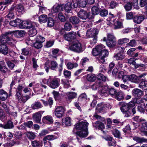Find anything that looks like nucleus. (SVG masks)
Listing matches in <instances>:
<instances>
[{
  "mask_svg": "<svg viewBox=\"0 0 147 147\" xmlns=\"http://www.w3.org/2000/svg\"><path fill=\"white\" fill-rule=\"evenodd\" d=\"M89 124L86 120H84L77 123L75 127V128L78 130H80L77 131V135L81 138L86 137L88 135V126Z\"/></svg>",
  "mask_w": 147,
  "mask_h": 147,
  "instance_id": "f257e3e1",
  "label": "nucleus"
},
{
  "mask_svg": "<svg viewBox=\"0 0 147 147\" xmlns=\"http://www.w3.org/2000/svg\"><path fill=\"white\" fill-rule=\"evenodd\" d=\"M120 109L125 117H129L133 115L136 113L135 108H133L131 109L128 107L127 105L123 106L120 108Z\"/></svg>",
  "mask_w": 147,
  "mask_h": 147,
  "instance_id": "f03ea898",
  "label": "nucleus"
},
{
  "mask_svg": "<svg viewBox=\"0 0 147 147\" xmlns=\"http://www.w3.org/2000/svg\"><path fill=\"white\" fill-rule=\"evenodd\" d=\"M107 23L110 25L113 24L115 29H120L123 28L122 21L120 19H107Z\"/></svg>",
  "mask_w": 147,
  "mask_h": 147,
  "instance_id": "7ed1b4c3",
  "label": "nucleus"
},
{
  "mask_svg": "<svg viewBox=\"0 0 147 147\" xmlns=\"http://www.w3.org/2000/svg\"><path fill=\"white\" fill-rule=\"evenodd\" d=\"M70 50L74 52L80 53L82 51L81 44L78 41H75L69 48Z\"/></svg>",
  "mask_w": 147,
  "mask_h": 147,
  "instance_id": "20e7f679",
  "label": "nucleus"
},
{
  "mask_svg": "<svg viewBox=\"0 0 147 147\" xmlns=\"http://www.w3.org/2000/svg\"><path fill=\"white\" fill-rule=\"evenodd\" d=\"M21 22L19 23V27L21 29L26 28L29 29L32 26H38V24L34 22H32L27 20L22 21L20 20Z\"/></svg>",
  "mask_w": 147,
  "mask_h": 147,
  "instance_id": "39448f33",
  "label": "nucleus"
},
{
  "mask_svg": "<svg viewBox=\"0 0 147 147\" xmlns=\"http://www.w3.org/2000/svg\"><path fill=\"white\" fill-rule=\"evenodd\" d=\"M107 37V40L106 38H104L103 39L104 41H106L107 45L109 47H114L116 45V40L114 36L111 34H108Z\"/></svg>",
  "mask_w": 147,
  "mask_h": 147,
  "instance_id": "423d86ee",
  "label": "nucleus"
},
{
  "mask_svg": "<svg viewBox=\"0 0 147 147\" xmlns=\"http://www.w3.org/2000/svg\"><path fill=\"white\" fill-rule=\"evenodd\" d=\"M49 86L51 88L55 89L59 86L60 84V80L59 78H56L50 77Z\"/></svg>",
  "mask_w": 147,
  "mask_h": 147,
  "instance_id": "0eeeda50",
  "label": "nucleus"
},
{
  "mask_svg": "<svg viewBox=\"0 0 147 147\" xmlns=\"http://www.w3.org/2000/svg\"><path fill=\"white\" fill-rule=\"evenodd\" d=\"M146 75V73H144L137 76L135 74H131L129 76V81L136 83H138L139 82L141 79L144 78Z\"/></svg>",
  "mask_w": 147,
  "mask_h": 147,
  "instance_id": "6e6552de",
  "label": "nucleus"
},
{
  "mask_svg": "<svg viewBox=\"0 0 147 147\" xmlns=\"http://www.w3.org/2000/svg\"><path fill=\"white\" fill-rule=\"evenodd\" d=\"M110 107L111 109V107L109 104L102 103L97 105L96 110L100 113H104L106 112Z\"/></svg>",
  "mask_w": 147,
  "mask_h": 147,
  "instance_id": "1a4fd4ad",
  "label": "nucleus"
},
{
  "mask_svg": "<svg viewBox=\"0 0 147 147\" xmlns=\"http://www.w3.org/2000/svg\"><path fill=\"white\" fill-rule=\"evenodd\" d=\"M64 109L61 106H57L55 109L54 114L57 118L61 117L64 114Z\"/></svg>",
  "mask_w": 147,
  "mask_h": 147,
  "instance_id": "9d476101",
  "label": "nucleus"
},
{
  "mask_svg": "<svg viewBox=\"0 0 147 147\" xmlns=\"http://www.w3.org/2000/svg\"><path fill=\"white\" fill-rule=\"evenodd\" d=\"M63 37L66 40L69 41H72L77 37V34L75 32H69L65 34Z\"/></svg>",
  "mask_w": 147,
  "mask_h": 147,
  "instance_id": "9b49d317",
  "label": "nucleus"
},
{
  "mask_svg": "<svg viewBox=\"0 0 147 147\" xmlns=\"http://www.w3.org/2000/svg\"><path fill=\"white\" fill-rule=\"evenodd\" d=\"M4 62L3 61H0V71L3 73L4 76H6L7 75H9L10 74V71L4 66Z\"/></svg>",
  "mask_w": 147,
  "mask_h": 147,
  "instance_id": "f8f14e48",
  "label": "nucleus"
},
{
  "mask_svg": "<svg viewBox=\"0 0 147 147\" xmlns=\"http://www.w3.org/2000/svg\"><path fill=\"white\" fill-rule=\"evenodd\" d=\"M44 112V111H40L33 114V119L35 122L38 123L40 122L42 115Z\"/></svg>",
  "mask_w": 147,
  "mask_h": 147,
  "instance_id": "ddd939ff",
  "label": "nucleus"
},
{
  "mask_svg": "<svg viewBox=\"0 0 147 147\" xmlns=\"http://www.w3.org/2000/svg\"><path fill=\"white\" fill-rule=\"evenodd\" d=\"M16 96V99L20 102H25L29 98L28 96H23L20 92H17Z\"/></svg>",
  "mask_w": 147,
  "mask_h": 147,
  "instance_id": "4468645a",
  "label": "nucleus"
},
{
  "mask_svg": "<svg viewBox=\"0 0 147 147\" xmlns=\"http://www.w3.org/2000/svg\"><path fill=\"white\" fill-rule=\"evenodd\" d=\"M100 90L98 92V93L101 96H106L108 89V87L107 86H101Z\"/></svg>",
  "mask_w": 147,
  "mask_h": 147,
  "instance_id": "2eb2a0df",
  "label": "nucleus"
},
{
  "mask_svg": "<svg viewBox=\"0 0 147 147\" xmlns=\"http://www.w3.org/2000/svg\"><path fill=\"white\" fill-rule=\"evenodd\" d=\"M100 9L96 7H93L92 8V13H90V16L89 18H93L95 17V16L97 15L100 12Z\"/></svg>",
  "mask_w": 147,
  "mask_h": 147,
  "instance_id": "dca6fc26",
  "label": "nucleus"
},
{
  "mask_svg": "<svg viewBox=\"0 0 147 147\" xmlns=\"http://www.w3.org/2000/svg\"><path fill=\"white\" fill-rule=\"evenodd\" d=\"M78 15L79 18H89L90 15V13L82 10L80 11L78 13Z\"/></svg>",
  "mask_w": 147,
  "mask_h": 147,
  "instance_id": "f3484780",
  "label": "nucleus"
},
{
  "mask_svg": "<svg viewBox=\"0 0 147 147\" xmlns=\"http://www.w3.org/2000/svg\"><path fill=\"white\" fill-rule=\"evenodd\" d=\"M131 93L133 96L136 97H139L142 95V91L138 88L134 89Z\"/></svg>",
  "mask_w": 147,
  "mask_h": 147,
  "instance_id": "a211bd4d",
  "label": "nucleus"
},
{
  "mask_svg": "<svg viewBox=\"0 0 147 147\" xmlns=\"http://www.w3.org/2000/svg\"><path fill=\"white\" fill-rule=\"evenodd\" d=\"M15 9L17 12L20 14L24 13L26 10L24 9V6L21 4H18L15 6Z\"/></svg>",
  "mask_w": 147,
  "mask_h": 147,
  "instance_id": "6ab92c4d",
  "label": "nucleus"
},
{
  "mask_svg": "<svg viewBox=\"0 0 147 147\" xmlns=\"http://www.w3.org/2000/svg\"><path fill=\"white\" fill-rule=\"evenodd\" d=\"M77 95V93L74 92H68L65 94L66 98L69 100L73 99L76 97Z\"/></svg>",
  "mask_w": 147,
  "mask_h": 147,
  "instance_id": "aec40b11",
  "label": "nucleus"
},
{
  "mask_svg": "<svg viewBox=\"0 0 147 147\" xmlns=\"http://www.w3.org/2000/svg\"><path fill=\"white\" fill-rule=\"evenodd\" d=\"M13 35L17 38H20L25 35L26 32L24 30H16L13 32Z\"/></svg>",
  "mask_w": 147,
  "mask_h": 147,
  "instance_id": "412c9836",
  "label": "nucleus"
},
{
  "mask_svg": "<svg viewBox=\"0 0 147 147\" xmlns=\"http://www.w3.org/2000/svg\"><path fill=\"white\" fill-rule=\"evenodd\" d=\"M65 63L68 69H71L74 67H76L78 66V64L76 63H72L68 62L67 60H65Z\"/></svg>",
  "mask_w": 147,
  "mask_h": 147,
  "instance_id": "4be33fe9",
  "label": "nucleus"
},
{
  "mask_svg": "<svg viewBox=\"0 0 147 147\" xmlns=\"http://www.w3.org/2000/svg\"><path fill=\"white\" fill-rule=\"evenodd\" d=\"M42 121L44 123L50 124L53 122V117L50 115L44 116L42 118Z\"/></svg>",
  "mask_w": 147,
  "mask_h": 147,
  "instance_id": "5701e85b",
  "label": "nucleus"
},
{
  "mask_svg": "<svg viewBox=\"0 0 147 147\" xmlns=\"http://www.w3.org/2000/svg\"><path fill=\"white\" fill-rule=\"evenodd\" d=\"M8 48L6 45L4 44L0 45V52L6 55L8 53Z\"/></svg>",
  "mask_w": 147,
  "mask_h": 147,
  "instance_id": "b1692460",
  "label": "nucleus"
},
{
  "mask_svg": "<svg viewBox=\"0 0 147 147\" xmlns=\"http://www.w3.org/2000/svg\"><path fill=\"white\" fill-rule=\"evenodd\" d=\"M61 5L62 7V11L65 10L66 12H69L72 9L70 5V2H68L65 5L62 4Z\"/></svg>",
  "mask_w": 147,
  "mask_h": 147,
  "instance_id": "393cba45",
  "label": "nucleus"
},
{
  "mask_svg": "<svg viewBox=\"0 0 147 147\" xmlns=\"http://www.w3.org/2000/svg\"><path fill=\"white\" fill-rule=\"evenodd\" d=\"M43 107L41 103L39 102H36L31 105V107L33 109H36L41 108Z\"/></svg>",
  "mask_w": 147,
  "mask_h": 147,
  "instance_id": "a878e982",
  "label": "nucleus"
},
{
  "mask_svg": "<svg viewBox=\"0 0 147 147\" xmlns=\"http://www.w3.org/2000/svg\"><path fill=\"white\" fill-rule=\"evenodd\" d=\"M8 97V94L3 90H0V99L2 101L6 100Z\"/></svg>",
  "mask_w": 147,
  "mask_h": 147,
  "instance_id": "bb28decb",
  "label": "nucleus"
},
{
  "mask_svg": "<svg viewBox=\"0 0 147 147\" xmlns=\"http://www.w3.org/2000/svg\"><path fill=\"white\" fill-rule=\"evenodd\" d=\"M133 139L138 143H142L144 142H147V139L144 138H140L135 136L133 138Z\"/></svg>",
  "mask_w": 147,
  "mask_h": 147,
  "instance_id": "cd10ccee",
  "label": "nucleus"
},
{
  "mask_svg": "<svg viewBox=\"0 0 147 147\" xmlns=\"http://www.w3.org/2000/svg\"><path fill=\"white\" fill-rule=\"evenodd\" d=\"M144 78H142L143 81L139 84V87L143 90H147V81L144 80Z\"/></svg>",
  "mask_w": 147,
  "mask_h": 147,
  "instance_id": "c85d7f7f",
  "label": "nucleus"
},
{
  "mask_svg": "<svg viewBox=\"0 0 147 147\" xmlns=\"http://www.w3.org/2000/svg\"><path fill=\"white\" fill-rule=\"evenodd\" d=\"M38 26H38H32L30 28H32L30 29L29 32V34L30 37H32L35 36L37 33V30L36 29L35 27H37Z\"/></svg>",
  "mask_w": 147,
  "mask_h": 147,
  "instance_id": "c756f323",
  "label": "nucleus"
},
{
  "mask_svg": "<svg viewBox=\"0 0 147 147\" xmlns=\"http://www.w3.org/2000/svg\"><path fill=\"white\" fill-rule=\"evenodd\" d=\"M101 85V81L98 80L96 81L94 84L91 86V87L92 90H96L98 88L100 89Z\"/></svg>",
  "mask_w": 147,
  "mask_h": 147,
  "instance_id": "7c9ffc66",
  "label": "nucleus"
},
{
  "mask_svg": "<svg viewBox=\"0 0 147 147\" xmlns=\"http://www.w3.org/2000/svg\"><path fill=\"white\" fill-rule=\"evenodd\" d=\"M20 22V19H16L13 21H10L9 24L13 26L19 27V23Z\"/></svg>",
  "mask_w": 147,
  "mask_h": 147,
  "instance_id": "2f4dec72",
  "label": "nucleus"
},
{
  "mask_svg": "<svg viewBox=\"0 0 147 147\" xmlns=\"http://www.w3.org/2000/svg\"><path fill=\"white\" fill-rule=\"evenodd\" d=\"M38 17L39 18H52L53 17V15L52 13H50L48 15V17L47 15L45 14L42 15L40 16L39 17H38V15H36L34 16L33 17L34 18H37Z\"/></svg>",
  "mask_w": 147,
  "mask_h": 147,
  "instance_id": "473e14b6",
  "label": "nucleus"
},
{
  "mask_svg": "<svg viewBox=\"0 0 147 147\" xmlns=\"http://www.w3.org/2000/svg\"><path fill=\"white\" fill-rule=\"evenodd\" d=\"M125 57V55L121 53H117L115 54L113 57L117 60H121L123 59Z\"/></svg>",
  "mask_w": 147,
  "mask_h": 147,
  "instance_id": "72a5a7b5",
  "label": "nucleus"
},
{
  "mask_svg": "<svg viewBox=\"0 0 147 147\" xmlns=\"http://www.w3.org/2000/svg\"><path fill=\"white\" fill-rule=\"evenodd\" d=\"M51 76L49 77V78L48 79H44L42 80V82L41 83L40 85L42 87L46 89V88L47 86L44 84H47L49 86L50 81L49 80H50V77Z\"/></svg>",
  "mask_w": 147,
  "mask_h": 147,
  "instance_id": "f704fd0d",
  "label": "nucleus"
},
{
  "mask_svg": "<svg viewBox=\"0 0 147 147\" xmlns=\"http://www.w3.org/2000/svg\"><path fill=\"white\" fill-rule=\"evenodd\" d=\"M8 36L6 35H3L0 36V43L1 44H4L5 43H7Z\"/></svg>",
  "mask_w": 147,
  "mask_h": 147,
  "instance_id": "c9c22d12",
  "label": "nucleus"
},
{
  "mask_svg": "<svg viewBox=\"0 0 147 147\" xmlns=\"http://www.w3.org/2000/svg\"><path fill=\"white\" fill-rule=\"evenodd\" d=\"M145 106L144 104H142L138 107V111L141 113H145L147 114V110L145 112Z\"/></svg>",
  "mask_w": 147,
  "mask_h": 147,
  "instance_id": "e433bc0d",
  "label": "nucleus"
},
{
  "mask_svg": "<svg viewBox=\"0 0 147 147\" xmlns=\"http://www.w3.org/2000/svg\"><path fill=\"white\" fill-rule=\"evenodd\" d=\"M7 119V117L5 113L2 109H0V120L2 122L5 121Z\"/></svg>",
  "mask_w": 147,
  "mask_h": 147,
  "instance_id": "4c0bfd02",
  "label": "nucleus"
},
{
  "mask_svg": "<svg viewBox=\"0 0 147 147\" xmlns=\"http://www.w3.org/2000/svg\"><path fill=\"white\" fill-rule=\"evenodd\" d=\"M61 84L63 86L64 88H68L70 87L69 81L66 79H62L61 80Z\"/></svg>",
  "mask_w": 147,
  "mask_h": 147,
  "instance_id": "58836bf2",
  "label": "nucleus"
},
{
  "mask_svg": "<svg viewBox=\"0 0 147 147\" xmlns=\"http://www.w3.org/2000/svg\"><path fill=\"white\" fill-rule=\"evenodd\" d=\"M96 125L94 126L96 129H100L102 130V129L105 128V125L102 122L97 121L96 123Z\"/></svg>",
  "mask_w": 147,
  "mask_h": 147,
  "instance_id": "ea45409f",
  "label": "nucleus"
},
{
  "mask_svg": "<svg viewBox=\"0 0 147 147\" xmlns=\"http://www.w3.org/2000/svg\"><path fill=\"white\" fill-rule=\"evenodd\" d=\"M134 67L138 70L143 71L146 68V66L142 64H136Z\"/></svg>",
  "mask_w": 147,
  "mask_h": 147,
  "instance_id": "a19ab883",
  "label": "nucleus"
},
{
  "mask_svg": "<svg viewBox=\"0 0 147 147\" xmlns=\"http://www.w3.org/2000/svg\"><path fill=\"white\" fill-rule=\"evenodd\" d=\"M87 100V96L85 93L81 94L78 98V100L80 102H85Z\"/></svg>",
  "mask_w": 147,
  "mask_h": 147,
  "instance_id": "79ce46f5",
  "label": "nucleus"
},
{
  "mask_svg": "<svg viewBox=\"0 0 147 147\" xmlns=\"http://www.w3.org/2000/svg\"><path fill=\"white\" fill-rule=\"evenodd\" d=\"M96 77L95 74H90L87 75V79L89 81L93 82L96 79Z\"/></svg>",
  "mask_w": 147,
  "mask_h": 147,
  "instance_id": "37998d69",
  "label": "nucleus"
},
{
  "mask_svg": "<svg viewBox=\"0 0 147 147\" xmlns=\"http://www.w3.org/2000/svg\"><path fill=\"white\" fill-rule=\"evenodd\" d=\"M62 7L61 5H58L57 6H54L52 8V12L53 13H55L59 11H62Z\"/></svg>",
  "mask_w": 147,
  "mask_h": 147,
  "instance_id": "c03bdc74",
  "label": "nucleus"
},
{
  "mask_svg": "<svg viewBox=\"0 0 147 147\" xmlns=\"http://www.w3.org/2000/svg\"><path fill=\"white\" fill-rule=\"evenodd\" d=\"M5 125V129H11L14 127L12 122L10 120L8 121Z\"/></svg>",
  "mask_w": 147,
  "mask_h": 147,
  "instance_id": "a18cd8bd",
  "label": "nucleus"
},
{
  "mask_svg": "<svg viewBox=\"0 0 147 147\" xmlns=\"http://www.w3.org/2000/svg\"><path fill=\"white\" fill-rule=\"evenodd\" d=\"M107 140L108 141V144L109 146H113L115 145L116 142L114 140H113L112 137L108 138Z\"/></svg>",
  "mask_w": 147,
  "mask_h": 147,
  "instance_id": "49530a36",
  "label": "nucleus"
},
{
  "mask_svg": "<svg viewBox=\"0 0 147 147\" xmlns=\"http://www.w3.org/2000/svg\"><path fill=\"white\" fill-rule=\"evenodd\" d=\"M31 45L35 48L38 49L41 48L42 47V43L38 41H36V42L33 44H32Z\"/></svg>",
  "mask_w": 147,
  "mask_h": 147,
  "instance_id": "de8ad7c7",
  "label": "nucleus"
},
{
  "mask_svg": "<svg viewBox=\"0 0 147 147\" xmlns=\"http://www.w3.org/2000/svg\"><path fill=\"white\" fill-rule=\"evenodd\" d=\"M109 55V52L107 50L104 49L103 50H102L100 54V56L103 57H107Z\"/></svg>",
  "mask_w": 147,
  "mask_h": 147,
  "instance_id": "09e8293b",
  "label": "nucleus"
},
{
  "mask_svg": "<svg viewBox=\"0 0 147 147\" xmlns=\"http://www.w3.org/2000/svg\"><path fill=\"white\" fill-rule=\"evenodd\" d=\"M58 64L57 62L54 61H52L51 63V69L52 70H55L57 67Z\"/></svg>",
  "mask_w": 147,
  "mask_h": 147,
  "instance_id": "8fccbe9b",
  "label": "nucleus"
},
{
  "mask_svg": "<svg viewBox=\"0 0 147 147\" xmlns=\"http://www.w3.org/2000/svg\"><path fill=\"white\" fill-rule=\"evenodd\" d=\"M79 6L82 7H86L87 4L86 0H78Z\"/></svg>",
  "mask_w": 147,
  "mask_h": 147,
  "instance_id": "3c124183",
  "label": "nucleus"
},
{
  "mask_svg": "<svg viewBox=\"0 0 147 147\" xmlns=\"http://www.w3.org/2000/svg\"><path fill=\"white\" fill-rule=\"evenodd\" d=\"M90 30L92 33L93 37H94L95 36H97L96 35L98 34L99 32L98 30L96 28H90Z\"/></svg>",
  "mask_w": 147,
  "mask_h": 147,
  "instance_id": "603ef678",
  "label": "nucleus"
},
{
  "mask_svg": "<svg viewBox=\"0 0 147 147\" xmlns=\"http://www.w3.org/2000/svg\"><path fill=\"white\" fill-rule=\"evenodd\" d=\"M72 27L71 24L68 22H66L64 26V29L67 31H69L70 30Z\"/></svg>",
  "mask_w": 147,
  "mask_h": 147,
  "instance_id": "864d4df0",
  "label": "nucleus"
},
{
  "mask_svg": "<svg viewBox=\"0 0 147 147\" xmlns=\"http://www.w3.org/2000/svg\"><path fill=\"white\" fill-rule=\"evenodd\" d=\"M77 0H72L71 2H70V5L71 8H75L77 7L78 6Z\"/></svg>",
  "mask_w": 147,
  "mask_h": 147,
  "instance_id": "5fc2aeb1",
  "label": "nucleus"
},
{
  "mask_svg": "<svg viewBox=\"0 0 147 147\" xmlns=\"http://www.w3.org/2000/svg\"><path fill=\"white\" fill-rule=\"evenodd\" d=\"M26 135L27 137L30 139H33L34 138L35 135L33 132H27Z\"/></svg>",
  "mask_w": 147,
  "mask_h": 147,
  "instance_id": "6e6d98bb",
  "label": "nucleus"
},
{
  "mask_svg": "<svg viewBox=\"0 0 147 147\" xmlns=\"http://www.w3.org/2000/svg\"><path fill=\"white\" fill-rule=\"evenodd\" d=\"M97 78L99 79L98 80H100V81L101 80H102L103 81H105L107 79V78L106 76L101 73L99 74H98Z\"/></svg>",
  "mask_w": 147,
  "mask_h": 147,
  "instance_id": "4d7b16f0",
  "label": "nucleus"
},
{
  "mask_svg": "<svg viewBox=\"0 0 147 147\" xmlns=\"http://www.w3.org/2000/svg\"><path fill=\"white\" fill-rule=\"evenodd\" d=\"M116 98L119 101L123 100V93L121 92L117 93L116 95Z\"/></svg>",
  "mask_w": 147,
  "mask_h": 147,
  "instance_id": "13d9d810",
  "label": "nucleus"
},
{
  "mask_svg": "<svg viewBox=\"0 0 147 147\" xmlns=\"http://www.w3.org/2000/svg\"><path fill=\"white\" fill-rule=\"evenodd\" d=\"M124 8L127 11L130 10L132 8V3L129 2L127 3L124 6Z\"/></svg>",
  "mask_w": 147,
  "mask_h": 147,
  "instance_id": "bf43d9fd",
  "label": "nucleus"
},
{
  "mask_svg": "<svg viewBox=\"0 0 147 147\" xmlns=\"http://www.w3.org/2000/svg\"><path fill=\"white\" fill-rule=\"evenodd\" d=\"M32 145L33 147H41L40 142L36 140L32 141Z\"/></svg>",
  "mask_w": 147,
  "mask_h": 147,
  "instance_id": "052dcab7",
  "label": "nucleus"
},
{
  "mask_svg": "<svg viewBox=\"0 0 147 147\" xmlns=\"http://www.w3.org/2000/svg\"><path fill=\"white\" fill-rule=\"evenodd\" d=\"M136 60V59H135L133 58H130L128 60V63L129 64L132 65L135 67V65L136 64V62H135Z\"/></svg>",
  "mask_w": 147,
  "mask_h": 147,
  "instance_id": "680f3d73",
  "label": "nucleus"
},
{
  "mask_svg": "<svg viewBox=\"0 0 147 147\" xmlns=\"http://www.w3.org/2000/svg\"><path fill=\"white\" fill-rule=\"evenodd\" d=\"M129 41V40L128 38H123L119 40L118 43L119 44H121L124 43H127Z\"/></svg>",
  "mask_w": 147,
  "mask_h": 147,
  "instance_id": "e2e57ef3",
  "label": "nucleus"
},
{
  "mask_svg": "<svg viewBox=\"0 0 147 147\" xmlns=\"http://www.w3.org/2000/svg\"><path fill=\"white\" fill-rule=\"evenodd\" d=\"M96 49L100 53L105 49V47L101 44H100L97 45L96 47Z\"/></svg>",
  "mask_w": 147,
  "mask_h": 147,
  "instance_id": "0e129e2a",
  "label": "nucleus"
},
{
  "mask_svg": "<svg viewBox=\"0 0 147 147\" xmlns=\"http://www.w3.org/2000/svg\"><path fill=\"white\" fill-rule=\"evenodd\" d=\"M24 124L26 127L30 128L33 125V123L32 121H29L27 122H25L24 123Z\"/></svg>",
  "mask_w": 147,
  "mask_h": 147,
  "instance_id": "69168bd1",
  "label": "nucleus"
},
{
  "mask_svg": "<svg viewBox=\"0 0 147 147\" xmlns=\"http://www.w3.org/2000/svg\"><path fill=\"white\" fill-rule=\"evenodd\" d=\"M48 140H52L57 138V137L53 135H49L45 136V139Z\"/></svg>",
  "mask_w": 147,
  "mask_h": 147,
  "instance_id": "338daca9",
  "label": "nucleus"
},
{
  "mask_svg": "<svg viewBox=\"0 0 147 147\" xmlns=\"http://www.w3.org/2000/svg\"><path fill=\"white\" fill-rule=\"evenodd\" d=\"M45 38L39 35L37 36L36 40V41H38L42 43L45 41Z\"/></svg>",
  "mask_w": 147,
  "mask_h": 147,
  "instance_id": "774afa93",
  "label": "nucleus"
}]
</instances>
